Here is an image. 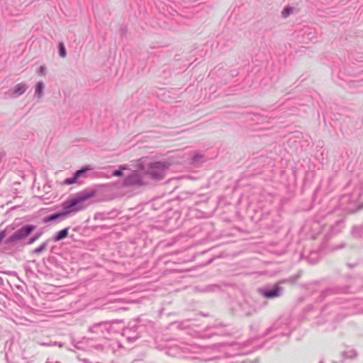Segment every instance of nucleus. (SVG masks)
Wrapping results in <instances>:
<instances>
[{
	"label": "nucleus",
	"mask_w": 363,
	"mask_h": 363,
	"mask_svg": "<svg viewBox=\"0 0 363 363\" xmlns=\"http://www.w3.org/2000/svg\"><path fill=\"white\" fill-rule=\"evenodd\" d=\"M344 222L342 220L337 221L330 229L328 233L329 236H333L341 232L344 228Z\"/></svg>",
	"instance_id": "obj_12"
},
{
	"label": "nucleus",
	"mask_w": 363,
	"mask_h": 363,
	"mask_svg": "<svg viewBox=\"0 0 363 363\" xmlns=\"http://www.w3.org/2000/svg\"><path fill=\"white\" fill-rule=\"evenodd\" d=\"M45 84L43 82H38L35 86V96L40 99L43 96Z\"/></svg>",
	"instance_id": "obj_14"
},
{
	"label": "nucleus",
	"mask_w": 363,
	"mask_h": 363,
	"mask_svg": "<svg viewBox=\"0 0 363 363\" xmlns=\"http://www.w3.org/2000/svg\"><path fill=\"white\" fill-rule=\"evenodd\" d=\"M69 228H64L58 231L52 238L53 241L58 242L66 238L68 236Z\"/></svg>",
	"instance_id": "obj_13"
},
{
	"label": "nucleus",
	"mask_w": 363,
	"mask_h": 363,
	"mask_svg": "<svg viewBox=\"0 0 363 363\" xmlns=\"http://www.w3.org/2000/svg\"><path fill=\"white\" fill-rule=\"evenodd\" d=\"M58 49H59L60 56L62 58H65L67 56V52H66L65 45L62 42L59 43Z\"/></svg>",
	"instance_id": "obj_17"
},
{
	"label": "nucleus",
	"mask_w": 363,
	"mask_h": 363,
	"mask_svg": "<svg viewBox=\"0 0 363 363\" xmlns=\"http://www.w3.org/2000/svg\"><path fill=\"white\" fill-rule=\"evenodd\" d=\"M316 255V253H311V256H312V255Z\"/></svg>",
	"instance_id": "obj_27"
},
{
	"label": "nucleus",
	"mask_w": 363,
	"mask_h": 363,
	"mask_svg": "<svg viewBox=\"0 0 363 363\" xmlns=\"http://www.w3.org/2000/svg\"><path fill=\"white\" fill-rule=\"evenodd\" d=\"M315 33L312 28H306L303 30V42H306L307 40H312L315 38Z\"/></svg>",
	"instance_id": "obj_15"
},
{
	"label": "nucleus",
	"mask_w": 363,
	"mask_h": 363,
	"mask_svg": "<svg viewBox=\"0 0 363 363\" xmlns=\"http://www.w3.org/2000/svg\"><path fill=\"white\" fill-rule=\"evenodd\" d=\"M292 12V9L291 7H286L281 12L282 17L286 18L288 17Z\"/></svg>",
	"instance_id": "obj_22"
},
{
	"label": "nucleus",
	"mask_w": 363,
	"mask_h": 363,
	"mask_svg": "<svg viewBox=\"0 0 363 363\" xmlns=\"http://www.w3.org/2000/svg\"><path fill=\"white\" fill-rule=\"evenodd\" d=\"M351 293H353L351 286H333L322 291L319 299L320 301H324L326 298L332 299L337 303H342L344 301L347 300L342 296Z\"/></svg>",
	"instance_id": "obj_3"
},
{
	"label": "nucleus",
	"mask_w": 363,
	"mask_h": 363,
	"mask_svg": "<svg viewBox=\"0 0 363 363\" xmlns=\"http://www.w3.org/2000/svg\"><path fill=\"white\" fill-rule=\"evenodd\" d=\"M202 347L196 344L181 342L167 349V353L173 357L184 359H196V355L201 352Z\"/></svg>",
	"instance_id": "obj_2"
},
{
	"label": "nucleus",
	"mask_w": 363,
	"mask_h": 363,
	"mask_svg": "<svg viewBox=\"0 0 363 363\" xmlns=\"http://www.w3.org/2000/svg\"><path fill=\"white\" fill-rule=\"evenodd\" d=\"M56 363H58V362H56Z\"/></svg>",
	"instance_id": "obj_30"
},
{
	"label": "nucleus",
	"mask_w": 363,
	"mask_h": 363,
	"mask_svg": "<svg viewBox=\"0 0 363 363\" xmlns=\"http://www.w3.org/2000/svg\"><path fill=\"white\" fill-rule=\"evenodd\" d=\"M48 242H49V240L43 242L38 247H37L33 250V254H40V253L43 252L47 248Z\"/></svg>",
	"instance_id": "obj_16"
},
{
	"label": "nucleus",
	"mask_w": 363,
	"mask_h": 363,
	"mask_svg": "<svg viewBox=\"0 0 363 363\" xmlns=\"http://www.w3.org/2000/svg\"><path fill=\"white\" fill-rule=\"evenodd\" d=\"M28 89V85L24 82L16 84L13 88L10 89L6 95L10 98H17L25 93Z\"/></svg>",
	"instance_id": "obj_10"
},
{
	"label": "nucleus",
	"mask_w": 363,
	"mask_h": 363,
	"mask_svg": "<svg viewBox=\"0 0 363 363\" xmlns=\"http://www.w3.org/2000/svg\"><path fill=\"white\" fill-rule=\"evenodd\" d=\"M169 167V163L167 162H155L148 164L146 173L152 179L161 180Z\"/></svg>",
	"instance_id": "obj_6"
},
{
	"label": "nucleus",
	"mask_w": 363,
	"mask_h": 363,
	"mask_svg": "<svg viewBox=\"0 0 363 363\" xmlns=\"http://www.w3.org/2000/svg\"><path fill=\"white\" fill-rule=\"evenodd\" d=\"M352 234L354 236L360 237L363 239V229L360 227H355L352 230Z\"/></svg>",
	"instance_id": "obj_19"
},
{
	"label": "nucleus",
	"mask_w": 363,
	"mask_h": 363,
	"mask_svg": "<svg viewBox=\"0 0 363 363\" xmlns=\"http://www.w3.org/2000/svg\"><path fill=\"white\" fill-rule=\"evenodd\" d=\"M35 226L33 225H26L16 230L11 236H9L6 242L7 244H13L17 241L22 240L28 237L35 229Z\"/></svg>",
	"instance_id": "obj_8"
},
{
	"label": "nucleus",
	"mask_w": 363,
	"mask_h": 363,
	"mask_svg": "<svg viewBox=\"0 0 363 363\" xmlns=\"http://www.w3.org/2000/svg\"><path fill=\"white\" fill-rule=\"evenodd\" d=\"M94 192L82 191L75 198L64 201L62 204L63 211L48 215L43 218V223H49L59 218H64L72 213H76L84 208L83 203L92 197Z\"/></svg>",
	"instance_id": "obj_1"
},
{
	"label": "nucleus",
	"mask_w": 363,
	"mask_h": 363,
	"mask_svg": "<svg viewBox=\"0 0 363 363\" xmlns=\"http://www.w3.org/2000/svg\"><path fill=\"white\" fill-rule=\"evenodd\" d=\"M259 295L267 299H274L282 296L284 288L278 284L274 285H267L257 289Z\"/></svg>",
	"instance_id": "obj_7"
},
{
	"label": "nucleus",
	"mask_w": 363,
	"mask_h": 363,
	"mask_svg": "<svg viewBox=\"0 0 363 363\" xmlns=\"http://www.w3.org/2000/svg\"><path fill=\"white\" fill-rule=\"evenodd\" d=\"M46 363H50V362H47Z\"/></svg>",
	"instance_id": "obj_29"
},
{
	"label": "nucleus",
	"mask_w": 363,
	"mask_h": 363,
	"mask_svg": "<svg viewBox=\"0 0 363 363\" xmlns=\"http://www.w3.org/2000/svg\"><path fill=\"white\" fill-rule=\"evenodd\" d=\"M38 74L41 77H45L47 74V68L45 65H41L38 72Z\"/></svg>",
	"instance_id": "obj_21"
},
{
	"label": "nucleus",
	"mask_w": 363,
	"mask_h": 363,
	"mask_svg": "<svg viewBox=\"0 0 363 363\" xmlns=\"http://www.w3.org/2000/svg\"><path fill=\"white\" fill-rule=\"evenodd\" d=\"M328 307L325 306L323 308L318 316H315L317 313L316 311L311 310L308 311V317L313 318L312 325L314 327L323 328V330L328 331L333 330L335 329V326L334 325L335 316L330 315L328 318H326V315H328Z\"/></svg>",
	"instance_id": "obj_4"
},
{
	"label": "nucleus",
	"mask_w": 363,
	"mask_h": 363,
	"mask_svg": "<svg viewBox=\"0 0 363 363\" xmlns=\"http://www.w3.org/2000/svg\"><path fill=\"white\" fill-rule=\"evenodd\" d=\"M125 167H122L121 169H117L113 172L112 175L115 177H121L123 175L122 169H125Z\"/></svg>",
	"instance_id": "obj_23"
},
{
	"label": "nucleus",
	"mask_w": 363,
	"mask_h": 363,
	"mask_svg": "<svg viewBox=\"0 0 363 363\" xmlns=\"http://www.w3.org/2000/svg\"><path fill=\"white\" fill-rule=\"evenodd\" d=\"M42 235V232H40V233H36L35 235H34L32 238H30L27 244L28 245H31L33 244V242H35L38 239H39V238Z\"/></svg>",
	"instance_id": "obj_20"
},
{
	"label": "nucleus",
	"mask_w": 363,
	"mask_h": 363,
	"mask_svg": "<svg viewBox=\"0 0 363 363\" xmlns=\"http://www.w3.org/2000/svg\"><path fill=\"white\" fill-rule=\"evenodd\" d=\"M143 178L138 171H133L123 182L125 186H143Z\"/></svg>",
	"instance_id": "obj_9"
},
{
	"label": "nucleus",
	"mask_w": 363,
	"mask_h": 363,
	"mask_svg": "<svg viewBox=\"0 0 363 363\" xmlns=\"http://www.w3.org/2000/svg\"><path fill=\"white\" fill-rule=\"evenodd\" d=\"M201 157V155H199V154H196L194 156V158H193V160L194 162H198L200 161V158Z\"/></svg>",
	"instance_id": "obj_24"
},
{
	"label": "nucleus",
	"mask_w": 363,
	"mask_h": 363,
	"mask_svg": "<svg viewBox=\"0 0 363 363\" xmlns=\"http://www.w3.org/2000/svg\"><path fill=\"white\" fill-rule=\"evenodd\" d=\"M292 320L290 315L281 316L269 329L268 333H274V336L289 335L294 329Z\"/></svg>",
	"instance_id": "obj_5"
},
{
	"label": "nucleus",
	"mask_w": 363,
	"mask_h": 363,
	"mask_svg": "<svg viewBox=\"0 0 363 363\" xmlns=\"http://www.w3.org/2000/svg\"><path fill=\"white\" fill-rule=\"evenodd\" d=\"M6 236V231L5 230H2L0 232V242L2 241V240L5 238Z\"/></svg>",
	"instance_id": "obj_25"
},
{
	"label": "nucleus",
	"mask_w": 363,
	"mask_h": 363,
	"mask_svg": "<svg viewBox=\"0 0 363 363\" xmlns=\"http://www.w3.org/2000/svg\"><path fill=\"white\" fill-rule=\"evenodd\" d=\"M93 168L91 167V166H87V167L86 168H82L79 170H77L74 173V175L72 177H70V178H67L64 183L65 184H72L74 183H76L77 182V180L82 176H84L87 170H91Z\"/></svg>",
	"instance_id": "obj_11"
},
{
	"label": "nucleus",
	"mask_w": 363,
	"mask_h": 363,
	"mask_svg": "<svg viewBox=\"0 0 363 363\" xmlns=\"http://www.w3.org/2000/svg\"><path fill=\"white\" fill-rule=\"evenodd\" d=\"M319 363H323V362H320Z\"/></svg>",
	"instance_id": "obj_28"
},
{
	"label": "nucleus",
	"mask_w": 363,
	"mask_h": 363,
	"mask_svg": "<svg viewBox=\"0 0 363 363\" xmlns=\"http://www.w3.org/2000/svg\"><path fill=\"white\" fill-rule=\"evenodd\" d=\"M345 247V244H342V245H340V246L334 247H333V250H338V249H341V248H342V247Z\"/></svg>",
	"instance_id": "obj_26"
},
{
	"label": "nucleus",
	"mask_w": 363,
	"mask_h": 363,
	"mask_svg": "<svg viewBox=\"0 0 363 363\" xmlns=\"http://www.w3.org/2000/svg\"><path fill=\"white\" fill-rule=\"evenodd\" d=\"M344 356L347 359H354L357 356V353L355 350H351L344 352Z\"/></svg>",
	"instance_id": "obj_18"
}]
</instances>
